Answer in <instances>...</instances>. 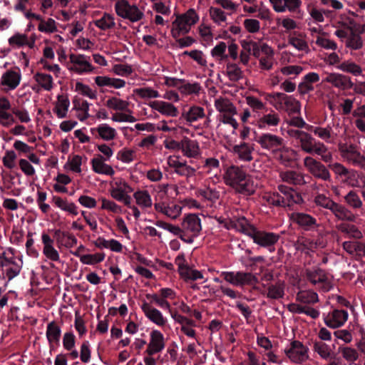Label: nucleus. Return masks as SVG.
I'll use <instances>...</instances> for the list:
<instances>
[{
	"instance_id": "f257e3e1",
	"label": "nucleus",
	"mask_w": 365,
	"mask_h": 365,
	"mask_svg": "<svg viewBox=\"0 0 365 365\" xmlns=\"http://www.w3.org/2000/svg\"><path fill=\"white\" fill-rule=\"evenodd\" d=\"M255 141L262 149L269 151L272 157L282 165H291L295 151L286 145L282 137L266 133L257 135Z\"/></svg>"
},
{
	"instance_id": "f03ea898",
	"label": "nucleus",
	"mask_w": 365,
	"mask_h": 365,
	"mask_svg": "<svg viewBox=\"0 0 365 365\" xmlns=\"http://www.w3.org/2000/svg\"><path fill=\"white\" fill-rule=\"evenodd\" d=\"M225 183L234 188L241 194L252 195L254 193L252 182L245 171L235 165L229 167L224 174Z\"/></svg>"
},
{
	"instance_id": "7ed1b4c3",
	"label": "nucleus",
	"mask_w": 365,
	"mask_h": 365,
	"mask_svg": "<svg viewBox=\"0 0 365 365\" xmlns=\"http://www.w3.org/2000/svg\"><path fill=\"white\" fill-rule=\"evenodd\" d=\"M22 262H16L13 258L7 257L5 252L0 254V272L5 276L6 281H11L21 270Z\"/></svg>"
},
{
	"instance_id": "20e7f679",
	"label": "nucleus",
	"mask_w": 365,
	"mask_h": 365,
	"mask_svg": "<svg viewBox=\"0 0 365 365\" xmlns=\"http://www.w3.org/2000/svg\"><path fill=\"white\" fill-rule=\"evenodd\" d=\"M251 238L253 242L262 247L268 248L270 252L274 251V245L278 242V234L255 229Z\"/></svg>"
},
{
	"instance_id": "39448f33",
	"label": "nucleus",
	"mask_w": 365,
	"mask_h": 365,
	"mask_svg": "<svg viewBox=\"0 0 365 365\" xmlns=\"http://www.w3.org/2000/svg\"><path fill=\"white\" fill-rule=\"evenodd\" d=\"M304 165L314 177L324 181L331 180L329 170L321 162L307 156L304 159Z\"/></svg>"
},
{
	"instance_id": "423d86ee",
	"label": "nucleus",
	"mask_w": 365,
	"mask_h": 365,
	"mask_svg": "<svg viewBox=\"0 0 365 365\" xmlns=\"http://www.w3.org/2000/svg\"><path fill=\"white\" fill-rule=\"evenodd\" d=\"M286 355L295 363H302L308 358V348L297 340H294L290 343V346L285 349Z\"/></svg>"
},
{
	"instance_id": "0eeeda50",
	"label": "nucleus",
	"mask_w": 365,
	"mask_h": 365,
	"mask_svg": "<svg viewBox=\"0 0 365 365\" xmlns=\"http://www.w3.org/2000/svg\"><path fill=\"white\" fill-rule=\"evenodd\" d=\"M290 218L301 230L306 232L317 230L319 227L317 219L307 213L293 212Z\"/></svg>"
},
{
	"instance_id": "6e6552de",
	"label": "nucleus",
	"mask_w": 365,
	"mask_h": 365,
	"mask_svg": "<svg viewBox=\"0 0 365 365\" xmlns=\"http://www.w3.org/2000/svg\"><path fill=\"white\" fill-rule=\"evenodd\" d=\"M280 101L274 104V107L279 110H285L289 114H294L300 112L299 102L292 96L285 93L279 95Z\"/></svg>"
},
{
	"instance_id": "1a4fd4ad",
	"label": "nucleus",
	"mask_w": 365,
	"mask_h": 365,
	"mask_svg": "<svg viewBox=\"0 0 365 365\" xmlns=\"http://www.w3.org/2000/svg\"><path fill=\"white\" fill-rule=\"evenodd\" d=\"M150 342L145 353L148 356H153L157 353L162 351L165 346V338L163 334L157 329L153 330L150 334Z\"/></svg>"
},
{
	"instance_id": "9d476101",
	"label": "nucleus",
	"mask_w": 365,
	"mask_h": 365,
	"mask_svg": "<svg viewBox=\"0 0 365 365\" xmlns=\"http://www.w3.org/2000/svg\"><path fill=\"white\" fill-rule=\"evenodd\" d=\"M349 314L344 309H334L324 319V324L329 328L336 329L344 324L347 321Z\"/></svg>"
},
{
	"instance_id": "9b49d317",
	"label": "nucleus",
	"mask_w": 365,
	"mask_h": 365,
	"mask_svg": "<svg viewBox=\"0 0 365 365\" xmlns=\"http://www.w3.org/2000/svg\"><path fill=\"white\" fill-rule=\"evenodd\" d=\"M21 80V74L19 68L16 67L14 70H8L3 73L1 78V84L12 91L19 86Z\"/></svg>"
},
{
	"instance_id": "f8f14e48",
	"label": "nucleus",
	"mask_w": 365,
	"mask_h": 365,
	"mask_svg": "<svg viewBox=\"0 0 365 365\" xmlns=\"http://www.w3.org/2000/svg\"><path fill=\"white\" fill-rule=\"evenodd\" d=\"M141 309L145 317L153 323L160 327H163L166 324L167 320L163 317V314L156 308L153 307L148 302H145L143 303L141 305Z\"/></svg>"
},
{
	"instance_id": "ddd939ff",
	"label": "nucleus",
	"mask_w": 365,
	"mask_h": 365,
	"mask_svg": "<svg viewBox=\"0 0 365 365\" xmlns=\"http://www.w3.org/2000/svg\"><path fill=\"white\" fill-rule=\"evenodd\" d=\"M182 227L184 231L197 237L202 230L201 220L197 215L189 214L184 217Z\"/></svg>"
},
{
	"instance_id": "4468645a",
	"label": "nucleus",
	"mask_w": 365,
	"mask_h": 365,
	"mask_svg": "<svg viewBox=\"0 0 365 365\" xmlns=\"http://www.w3.org/2000/svg\"><path fill=\"white\" fill-rule=\"evenodd\" d=\"M325 81L342 90L350 89L354 86L350 77L340 73H329L325 78Z\"/></svg>"
},
{
	"instance_id": "2eb2a0df",
	"label": "nucleus",
	"mask_w": 365,
	"mask_h": 365,
	"mask_svg": "<svg viewBox=\"0 0 365 365\" xmlns=\"http://www.w3.org/2000/svg\"><path fill=\"white\" fill-rule=\"evenodd\" d=\"M263 287L267 288L265 292H262L267 298L277 300L282 299L284 296L285 283L284 281L278 280L274 284H262Z\"/></svg>"
},
{
	"instance_id": "dca6fc26",
	"label": "nucleus",
	"mask_w": 365,
	"mask_h": 365,
	"mask_svg": "<svg viewBox=\"0 0 365 365\" xmlns=\"http://www.w3.org/2000/svg\"><path fill=\"white\" fill-rule=\"evenodd\" d=\"M46 336L51 350L53 349L54 344L59 345L61 329L56 321H52L47 324Z\"/></svg>"
},
{
	"instance_id": "f3484780",
	"label": "nucleus",
	"mask_w": 365,
	"mask_h": 365,
	"mask_svg": "<svg viewBox=\"0 0 365 365\" xmlns=\"http://www.w3.org/2000/svg\"><path fill=\"white\" fill-rule=\"evenodd\" d=\"M148 105L153 110H158L159 113L165 115L177 117L179 113L178 108L174 105L168 102L155 101L150 102Z\"/></svg>"
},
{
	"instance_id": "a211bd4d",
	"label": "nucleus",
	"mask_w": 365,
	"mask_h": 365,
	"mask_svg": "<svg viewBox=\"0 0 365 365\" xmlns=\"http://www.w3.org/2000/svg\"><path fill=\"white\" fill-rule=\"evenodd\" d=\"M53 237L58 247L64 246L66 248H71L76 245L78 242L77 238L72 233L61 230H55Z\"/></svg>"
},
{
	"instance_id": "6ab92c4d",
	"label": "nucleus",
	"mask_w": 365,
	"mask_h": 365,
	"mask_svg": "<svg viewBox=\"0 0 365 365\" xmlns=\"http://www.w3.org/2000/svg\"><path fill=\"white\" fill-rule=\"evenodd\" d=\"M42 242L43 244V253L49 259L58 262L60 259L58 251L53 247V240L46 233H43L41 236Z\"/></svg>"
},
{
	"instance_id": "aec40b11",
	"label": "nucleus",
	"mask_w": 365,
	"mask_h": 365,
	"mask_svg": "<svg viewBox=\"0 0 365 365\" xmlns=\"http://www.w3.org/2000/svg\"><path fill=\"white\" fill-rule=\"evenodd\" d=\"M86 56L84 55H76L71 53L69 56L70 61L79 67H76L74 71L78 73H83L84 72H90L93 70L92 65L86 59Z\"/></svg>"
},
{
	"instance_id": "412c9836",
	"label": "nucleus",
	"mask_w": 365,
	"mask_h": 365,
	"mask_svg": "<svg viewBox=\"0 0 365 365\" xmlns=\"http://www.w3.org/2000/svg\"><path fill=\"white\" fill-rule=\"evenodd\" d=\"M198 19L199 17L195 11L193 9H190L185 14L178 16L174 23L184 26L189 32L191 26L196 24Z\"/></svg>"
},
{
	"instance_id": "4be33fe9",
	"label": "nucleus",
	"mask_w": 365,
	"mask_h": 365,
	"mask_svg": "<svg viewBox=\"0 0 365 365\" xmlns=\"http://www.w3.org/2000/svg\"><path fill=\"white\" fill-rule=\"evenodd\" d=\"M307 279L314 285L317 284H325L328 278L325 271L321 268L317 267L313 269H306Z\"/></svg>"
},
{
	"instance_id": "5701e85b",
	"label": "nucleus",
	"mask_w": 365,
	"mask_h": 365,
	"mask_svg": "<svg viewBox=\"0 0 365 365\" xmlns=\"http://www.w3.org/2000/svg\"><path fill=\"white\" fill-rule=\"evenodd\" d=\"M106 160V159H103L100 155L98 158L92 159L91 164L93 170L96 173L106 174L111 176L115 172L110 165L104 163L103 161Z\"/></svg>"
},
{
	"instance_id": "b1692460",
	"label": "nucleus",
	"mask_w": 365,
	"mask_h": 365,
	"mask_svg": "<svg viewBox=\"0 0 365 365\" xmlns=\"http://www.w3.org/2000/svg\"><path fill=\"white\" fill-rule=\"evenodd\" d=\"M331 212L339 220L354 222L355 215L344 205L335 203Z\"/></svg>"
},
{
	"instance_id": "393cba45",
	"label": "nucleus",
	"mask_w": 365,
	"mask_h": 365,
	"mask_svg": "<svg viewBox=\"0 0 365 365\" xmlns=\"http://www.w3.org/2000/svg\"><path fill=\"white\" fill-rule=\"evenodd\" d=\"M91 132L92 134L97 132L101 138L107 141L114 139L116 135L115 130L106 123L101 124L97 128H91Z\"/></svg>"
},
{
	"instance_id": "a878e982",
	"label": "nucleus",
	"mask_w": 365,
	"mask_h": 365,
	"mask_svg": "<svg viewBox=\"0 0 365 365\" xmlns=\"http://www.w3.org/2000/svg\"><path fill=\"white\" fill-rule=\"evenodd\" d=\"M280 122L279 115L274 110H271L270 113L264 114L258 120V127L259 128H265L267 126H277Z\"/></svg>"
},
{
	"instance_id": "bb28decb",
	"label": "nucleus",
	"mask_w": 365,
	"mask_h": 365,
	"mask_svg": "<svg viewBox=\"0 0 365 365\" xmlns=\"http://www.w3.org/2000/svg\"><path fill=\"white\" fill-rule=\"evenodd\" d=\"M215 106L220 113L230 115L237 114L235 106L227 98H220L216 99L215 101Z\"/></svg>"
},
{
	"instance_id": "cd10ccee",
	"label": "nucleus",
	"mask_w": 365,
	"mask_h": 365,
	"mask_svg": "<svg viewBox=\"0 0 365 365\" xmlns=\"http://www.w3.org/2000/svg\"><path fill=\"white\" fill-rule=\"evenodd\" d=\"M346 48L351 50H359L364 46V42L360 33L356 32L354 29H351V34L345 41Z\"/></svg>"
},
{
	"instance_id": "c85d7f7f",
	"label": "nucleus",
	"mask_w": 365,
	"mask_h": 365,
	"mask_svg": "<svg viewBox=\"0 0 365 365\" xmlns=\"http://www.w3.org/2000/svg\"><path fill=\"white\" fill-rule=\"evenodd\" d=\"M70 106V101L67 96L63 95L58 96V101L53 112L56 113L58 118H64L67 116V112Z\"/></svg>"
},
{
	"instance_id": "c756f323",
	"label": "nucleus",
	"mask_w": 365,
	"mask_h": 365,
	"mask_svg": "<svg viewBox=\"0 0 365 365\" xmlns=\"http://www.w3.org/2000/svg\"><path fill=\"white\" fill-rule=\"evenodd\" d=\"M199 147L197 143L191 140L187 137L182 140L181 150L184 155L189 158H193L197 155Z\"/></svg>"
},
{
	"instance_id": "7c9ffc66",
	"label": "nucleus",
	"mask_w": 365,
	"mask_h": 365,
	"mask_svg": "<svg viewBox=\"0 0 365 365\" xmlns=\"http://www.w3.org/2000/svg\"><path fill=\"white\" fill-rule=\"evenodd\" d=\"M252 148L247 143H242L233 147V150L238 155L241 160L250 162L252 160Z\"/></svg>"
},
{
	"instance_id": "2f4dec72",
	"label": "nucleus",
	"mask_w": 365,
	"mask_h": 365,
	"mask_svg": "<svg viewBox=\"0 0 365 365\" xmlns=\"http://www.w3.org/2000/svg\"><path fill=\"white\" fill-rule=\"evenodd\" d=\"M94 24L102 31H106L115 27V19L113 15L104 13L103 16L94 21Z\"/></svg>"
},
{
	"instance_id": "473e14b6",
	"label": "nucleus",
	"mask_w": 365,
	"mask_h": 365,
	"mask_svg": "<svg viewBox=\"0 0 365 365\" xmlns=\"http://www.w3.org/2000/svg\"><path fill=\"white\" fill-rule=\"evenodd\" d=\"M234 227V229H236L250 237L256 229L255 226L247 223V219L245 217L238 218L237 221L235 222Z\"/></svg>"
},
{
	"instance_id": "72a5a7b5",
	"label": "nucleus",
	"mask_w": 365,
	"mask_h": 365,
	"mask_svg": "<svg viewBox=\"0 0 365 365\" xmlns=\"http://www.w3.org/2000/svg\"><path fill=\"white\" fill-rule=\"evenodd\" d=\"M34 78L44 90L51 91L53 88V78L50 74L38 72Z\"/></svg>"
},
{
	"instance_id": "f704fd0d",
	"label": "nucleus",
	"mask_w": 365,
	"mask_h": 365,
	"mask_svg": "<svg viewBox=\"0 0 365 365\" xmlns=\"http://www.w3.org/2000/svg\"><path fill=\"white\" fill-rule=\"evenodd\" d=\"M73 109L83 112V116L78 114L77 118L79 120L84 121L86 120L89 117L88 110L90 104L88 101L85 100L80 101L79 99L75 98L73 100Z\"/></svg>"
},
{
	"instance_id": "c9c22d12",
	"label": "nucleus",
	"mask_w": 365,
	"mask_h": 365,
	"mask_svg": "<svg viewBox=\"0 0 365 365\" xmlns=\"http://www.w3.org/2000/svg\"><path fill=\"white\" fill-rule=\"evenodd\" d=\"M227 76L232 81L236 82L243 78L241 68L233 63H227L226 66Z\"/></svg>"
},
{
	"instance_id": "e433bc0d",
	"label": "nucleus",
	"mask_w": 365,
	"mask_h": 365,
	"mask_svg": "<svg viewBox=\"0 0 365 365\" xmlns=\"http://www.w3.org/2000/svg\"><path fill=\"white\" fill-rule=\"evenodd\" d=\"M337 229L341 232L347 234L354 239H360L362 237V233L354 225L341 223L337 225Z\"/></svg>"
},
{
	"instance_id": "4c0bfd02",
	"label": "nucleus",
	"mask_w": 365,
	"mask_h": 365,
	"mask_svg": "<svg viewBox=\"0 0 365 365\" xmlns=\"http://www.w3.org/2000/svg\"><path fill=\"white\" fill-rule=\"evenodd\" d=\"M314 351H316L322 359H331L332 356L330 347L322 341H316L313 343Z\"/></svg>"
},
{
	"instance_id": "58836bf2",
	"label": "nucleus",
	"mask_w": 365,
	"mask_h": 365,
	"mask_svg": "<svg viewBox=\"0 0 365 365\" xmlns=\"http://www.w3.org/2000/svg\"><path fill=\"white\" fill-rule=\"evenodd\" d=\"M337 68L344 72L351 73L355 76H360L362 73L360 66L351 61H344Z\"/></svg>"
},
{
	"instance_id": "ea45409f",
	"label": "nucleus",
	"mask_w": 365,
	"mask_h": 365,
	"mask_svg": "<svg viewBox=\"0 0 365 365\" xmlns=\"http://www.w3.org/2000/svg\"><path fill=\"white\" fill-rule=\"evenodd\" d=\"M128 102L116 97H111L106 102V106L115 110L126 111L128 109Z\"/></svg>"
},
{
	"instance_id": "a19ab883",
	"label": "nucleus",
	"mask_w": 365,
	"mask_h": 365,
	"mask_svg": "<svg viewBox=\"0 0 365 365\" xmlns=\"http://www.w3.org/2000/svg\"><path fill=\"white\" fill-rule=\"evenodd\" d=\"M134 197L138 205L145 207H150L152 205L151 197L147 190H139L134 193Z\"/></svg>"
},
{
	"instance_id": "79ce46f5",
	"label": "nucleus",
	"mask_w": 365,
	"mask_h": 365,
	"mask_svg": "<svg viewBox=\"0 0 365 365\" xmlns=\"http://www.w3.org/2000/svg\"><path fill=\"white\" fill-rule=\"evenodd\" d=\"M283 180L294 185H302L304 183L303 175L293 170H289L284 173Z\"/></svg>"
},
{
	"instance_id": "37998d69",
	"label": "nucleus",
	"mask_w": 365,
	"mask_h": 365,
	"mask_svg": "<svg viewBox=\"0 0 365 365\" xmlns=\"http://www.w3.org/2000/svg\"><path fill=\"white\" fill-rule=\"evenodd\" d=\"M180 275L186 282L195 281L203 278V274L201 273V272L197 269H193L190 266L182 271Z\"/></svg>"
},
{
	"instance_id": "c03bdc74",
	"label": "nucleus",
	"mask_w": 365,
	"mask_h": 365,
	"mask_svg": "<svg viewBox=\"0 0 365 365\" xmlns=\"http://www.w3.org/2000/svg\"><path fill=\"white\" fill-rule=\"evenodd\" d=\"M313 140L314 138L311 135L305 133L298 143H300V147L303 151L312 154L314 153Z\"/></svg>"
},
{
	"instance_id": "a18cd8bd",
	"label": "nucleus",
	"mask_w": 365,
	"mask_h": 365,
	"mask_svg": "<svg viewBox=\"0 0 365 365\" xmlns=\"http://www.w3.org/2000/svg\"><path fill=\"white\" fill-rule=\"evenodd\" d=\"M103 252L96 253L94 255H84L81 256V262L86 264H95L103 262L105 259Z\"/></svg>"
},
{
	"instance_id": "49530a36",
	"label": "nucleus",
	"mask_w": 365,
	"mask_h": 365,
	"mask_svg": "<svg viewBox=\"0 0 365 365\" xmlns=\"http://www.w3.org/2000/svg\"><path fill=\"white\" fill-rule=\"evenodd\" d=\"M196 195L197 196H201L204 199L211 202H215L220 197L219 192L210 187L199 189L197 191Z\"/></svg>"
},
{
	"instance_id": "de8ad7c7",
	"label": "nucleus",
	"mask_w": 365,
	"mask_h": 365,
	"mask_svg": "<svg viewBox=\"0 0 365 365\" xmlns=\"http://www.w3.org/2000/svg\"><path fill=\"white\" fill-rule=\"evenodd\" d=\"M8 41L11 46L20 48L26 46V43H28V36L26 34L16 33L9 38Z\"/></svg>"
},
{
	"instance_id": "09e8293b",
	"label": "nucleus",
	"mask_w": 365,
	"mask_h": 365,
	"mask_svg": "<svg viewBox=\"0 0 365 365\" xmlns=\"http://www.w3.org/2000/svg\"><path fill=\"white\" fill-rule=\"evenodd\" d=\"M134 92L142 98H155L160 97L159 92L150 87L136 88Z\"/></svg>"
},
{
	"instance_id": "8fccbe9b",
	"label": "nucleus",
	"mask_w": 365,
	"mask_h": 365,
	"mask_svg": "<svg viewBox=\"0 0 365 365\" xmlns=\"http://www.w3.org/2000/svg\"><path fill=\"white\" fill-rule=\"evenodd\" d=\"M318 300V295L315 292H307L304 291L299 292L297 294V301L304 303L310 304L314 303Z\"/></svg>"
},
{
	"instance_id": "3c124183",
	"label": "nucleus",
	"mask_w": 365,
	"mask_h": 365,
	"mask_svg": "<svg viewBox=\"0 0 365 365\" xmlns=\"http://www.w3.org/2000/svg\"><path fill=\"white\" fill-rule=\"evenodd\" d=\"M238 279H240V286L245 284L252 285L258 282L257 277L250 272H238Z\"/></svg>"
},
{
	"instance_id": "603ef678",
	"label": "nucleus",
	"mask_w": 365,
	"mask_h": 365,
	"mask_svg": "<svg viewBox=\"0 0 365 365\" xmlns=\"http://www.w3.org/2000/svg\"><path fill=\"white\" fill-rule=\"evenodd\" d=\"M204 109L200 106L191 107L186 113V120L189 122H194L204 116Z\"/></svg>"
},
{
	"instance_id": "864d4df0",
	"label": "nucleus",
	"mask_w": 365,
	"mask_h": 365,
	"mask_svg": "<svg viewBox=\"0 0 365 365\" xmlns=\"http://www.w3.org/2000/svg\"><path fill=\"white\" fill-rule=\"evenodd\" d=\"M39 21L38 29L41 32L53 33L56 31V21L53 19L50 18L45 21L41 17V20H39Z\"/></svg>"
},
{
	"instance_id": "5fc2aeb1",
	"label": "nucleus",
	"mask_w": 365,
	"mask_h": 365,
	"mask_svg": "<svg viewBox=\"0 0 365 365\" xmlns=\"http://www.w3.org/2000/svg\"><path fill=\"white\" fill-rule=\"evenodd\" d=\"M201 86L199 83H190L185 82L184 80V83H182L180 86H179V91L185 94H192V93H198Z\"/></svg>"
},
{
	"instance_id": "6e6d98bb",
	"label": "nucleus",
	"mask_w": 365,
	"mask_h": 365,
	"mask_svg": "<svg viewBox=\"0 0 365 365\" xmlns=\"http://www.w3.org/2000/svg\"><path fill=\"white\" fill-rule=\"evenodd\" d=\"M314 202L317 204V205L328 209L330 211L331 210L334 204L336 203L331 199H330L328 197H326L324 195L322 194H319L315 197Z\"/></svg>"
},
{
	"instance_id": "4d7b16f0",
	"label": "nucleus",
	"mask_w": 365,
	"mask_h": 365,
	"mask_svg": "<svg viewBox=\"0 0 365 365\" xmlns=\"http://www.w3.org/2000/svg\"><path fill=\"white\" fill-rule=\"evenodd\" d=\"M339 351L344 359L348 361H354L358 359V353L354 348L348 346H339Z\"/></svg>"
},
{
	"instance_id": "13d9d810",
	"label": "nucleus",
	"mask_w": 365,
	"mask_h": 365,
	"mask_svg": "<svg viewBox=\"0 0 365 365\" xmlns=\"http://www.w3.org/2000/svg\"><path fill=\"white\" fill-rule=\"evenodd\" d=\"M226 48V43L221 41L212 49L211 55L213 57H220L221 61H227L228 59V55L225 54Z\"/></svg>"
},
{
	"instance_id": "bf43d9fd",
	"label": "nucleus",
	"mask_w": 365,
	"mask_h": 365,
	"mask_svg": "<svg viewBox=\"0 0 365 365\" xmlns=\"http://www.w3.org/2000/svg\"><path fill=\"white\" fill-rule=\"evenodd\" d=\"M329 167L334 172L336 175L340 176H343L346 179H350L353 175V173L349 171L347 168H346L343 165L335 163L334 164L329 165Z\"/></svg>"
},
{
	"instance_id": "052dcab7",
	"label": "nucleus",
	"mask_w": 365,
	"mask_h": 365,
	"mask_svg": "<svg viewBox=\"0 0 365 365\" xmlns=\"http://www.w3.org/2000/svg\"><path fill=\"white\" fill-rule=\"evenodd\" d=\"M16 158L17 155L14 150H7L2 158V163L6 168L13 169L16 167Z\"/></svg>"
},
{
	"instance_id": "680f3d73",
	"label": "nucleus",
	"mask_w": 365,
	"mask_h": 365,
	"mask_svg": "<svg viewBox=\"0 0 365 365\" xmlns=\"http://www.w3.org/2000/svg\"><path fill=\"white\" fill-rule=\"evenodd\" d=\"M346 202L354 208H359L362 202L356 192L351 190L344 197Z\"/></svg>"
},
{
	"instance_id": "e2e57ef3",
	"label": "nucleus",
	"mask_w": 365,
	"mask_h": 365,
	"mask_svg": "<svg viewBox=\"0 0 365 365\" xmlns=\"http://www.w3.org/2000/svg\"><path fill=\"white\" fill-rule=\"evenodd\" d=\"M63 346L66 351H70L76 346V336L72 331L64 333L63 336Z\"/></svg>"
},
{
	"instance_id": "0e129e2a",
	"label": "nucleus",
	"mask_w": 365,
	"mask_h": 365,
	"mask_svg": "<svg viewBox=\"0 0 365 365\" xmlns=\"http://www.w3.org/2000/svg\"><path fill=\"white\" fill-rule=\"evenodd\" d=\"M146 298L148 299H150L152 302H154L157 305H158L162 309H168L171 312L170 303L162 297L160 298L157 294H146Z\"/></svg>"
},
{
	"instance_id": "69168bd1",
	"label": "nucleus",
	"mask_w": 365,
	"mask_h": 365,
	"mask_svg": "<svg viewBox=\"0 0 365 365\" xmlns=\"http://www.w3.org/2000/svg\"><path fill=\"white\" fill-rule=\"evenodd\" d=\"M80 359L83 363H88L91 360V351L88 341H84L80 349Z\"/></svg>"
},
{
	"instance_id": "338daca9",
	"label": "nucleus",
	"mask_w": 365,
	"mask_h": 365,
	"mask_svg": "<svg viewBox=\"0 0 365 365\" xmlns=\"http://www.w3.org/2000/svg\"><path fill=\"white\" fill-rule=\"evenodd\" d=\"M182 55L189 56L200 66H205L207 63L206 60L203 57L202 51L200 50L185 51L182 53Z\"/></svg>"
},
{
	"instance_id": "774afa93",
	"label": "nucleus",
	"mask_w": 365,
	"mask_h": 365,
	"mask_svg": "<svg viewBox=\"0 0 365 365\" xmlns=\"http://www.w3.org/2000/svg\"><path fill=\"white\" fill-rule=\"evenodd\" d=\"M316 44L325 49L335 51L337 48L336 43L330 39L318 36L316 39Z\"/></svg>"
}]
</instances>
